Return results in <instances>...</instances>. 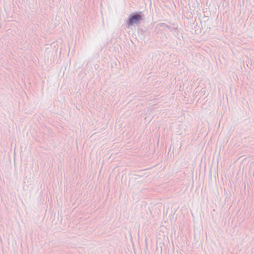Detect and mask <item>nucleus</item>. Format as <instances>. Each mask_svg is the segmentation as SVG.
Instances as JSON below:
<instances>
[{"mask_svg": "<svg viewBox=\"0 0 254 254\" xmlns=\"http://www.w3.org/2000/svg\"><path fill=\"white\" fill-rule=\"evenodd\" d=\"M141 19V16L136 14L130 17L128 22V26L137 23Z\"/></svg>", "mask_w": 254, "mask_h": 254, "instance_id": "1", "label": "nucleus"}]
</instances>
